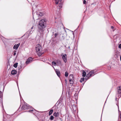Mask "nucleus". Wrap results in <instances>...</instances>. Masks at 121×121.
<instances>
[{
  "label": "nucleus",
  "instance_id": "f257e3e1",
  "mask_svg": "<svg viewBox=\"0 0 121 121\" xmlns=\"http://www.w3.org/2000/svg\"><path fill=\"white\" fill-rule=\"evenodd\" d=\"M47 22L46 19H44L41 20L38 25V27L39 29L42 30L45 28Z\"/></svg>",
  "mask_w": 121,
  "mask_h": 121
},
{
  "label": "nucleus",
  "instance_id": "f3484780",
  "mask_svg": "<svg viewBox=\"0 0 121 121\" xmlns=\"http://www.w3.org/2000/svg\"><path fill=\"white\" fill-rule=\"evenodd\" d=\"M53 110L52 109L49 112V115H50L52 113V112H53Z\"/></svg>",
  "mask_w": 121,
  "mask_h": 121
},
{
  "label": "nucleus",
  "instance_id": "6e6552de",
  "mask_svg": "<svg viewBox=\"0 0 121 121\" xmlns=\"http://www.w3.org/2000/svg\"><path fill=\"white\" fill-rule=\"evenodd\" d=\"M20 44V43H18L17 45H16V44L13 47V48L14 49L16 50L19 47V46Z\"/></svg>",
  "mask_w": 121,
  "mask_h": 121
},
{
  "label": "nucleus",
  "instance_id": "1a4fd4ad",
  "mask_svg": "<svg viewBox=\"0 0 121 121\" xmlns=\"http://www.w3.org/2000/svg\"><path fill=\"white\" fill-rule=\"evenodd\" d=\"M69 79H71L72 80H74V78L72 74H70L69 76Z\"/></svg>",
  "mask_w": 121,
  "mask_h": 121
},
{
  "label": "nucleus",
  "instance_id": "f03ea898",
  "mask_svg": "<svg viewBox=\"0 0 121 121\" xmlns=\"http://www.w3.org/2000/svg\"><path fill=\"white\" fill-rule=\"evenodd\" d=\"M36 50L38 55L39 56H40L43 53L42 51V47L41 45L38 44L36 47Z\"/></svg>",
  "mask_w": 121,
  "mask_h": 121
},
{
  "label": "nucleus",
  "instance_id": "bb28decb",
  "mask_svg": "<svg viewBox=\"0 0 121 121\" xmlns=\"http://www.w3.org/2000/svg\"><path fill=\"white\" fill-rule=\"evenodd\" d=\"M60 9L58 7L57 8V9L56 11L57 12H59L60 11Z\"/></svg>",
  "mask_w": 121,
  "mask_h": 121
},
{
  "label": "nucleus",
  "instance_id": "f8f14e48",
  "mask_svg": "<svg viewBox=\"0 0 121 121\" xmlns=\"http://www.w3.org/2000/svg\"><path fill=\"white\" fill-rule=\"evenodd\" d=\"M56 72L57 76L58 77L60 76V71H59L58 70H56Z\"/></svg>",
  "mask_w": 121,
  "mask_h": 121
},
{
  "label": "nucleus",
  "instance_id": "c756f323",
  "mask_svg": "<svg viewBox=\"0 0 121 121\" xmlns=\"http://www.w3.org/2000/svg\"><path fill=\"white\" fill-rule=\"evenodd\" d=\"M86 1L85 0H84L83 1V3L84 4H85L86 3Z\"/></svg>",
  "mask_w": 121,
  "mask_h": 121
},
{
  "label": "nucleus",
  "instance_id": "393cba45",
  "mask_svg": "<svg viewBox=\"0 0 121 121\" xmlns=\"http://www.w3.org/2000/svg\"><path fill=\"white\" fill-rule=\"evenodd\" d=\"M68 75V74L67 72H66L65 73V76L66 77H67Z\"/></svg>",
  "mask_w": 121,
  "mask_h": 121
},
{
  "label": "nucleus",
  "instance_id": "cd10ccee",
  "mask_svg": "<svg viewBox=\"0 0 121 121\" xmlns=\"http://www.w3.org/2000/svg\"><path fill=\"white\" fill-rule=\"evenodd\" d=\"M58 35V34L57 33H55L54 35L55 37H56Z\"/></svg>",
  "mask_w": 121,
  "mask_h": 121
},
{
  "label": "nucleus",
  "instance_id": "2eb2a0df",
  "mask_svg": "<svg viewBox=\"0 0 121 121\" xmlns=\"http://www.w3.org/2000/svg\"><path fill=\"white\" fill-rule=\"evenodd\" d=\"M56 1V4H58L60 2H61L62 0H55Z\"/></svg>",
  "mask_w": 121,
  "mask_h": 121
},
{
  "label": "nucleus",
  "instance_id": "a878e982",
  "mask_svg": "<svg viewBox=\"0 0 121 121\" xmlns=\"http://www.w3.org/2000/svg\"><path fill=\"white\" fill-rule=\"evenodd\" d=\"M51 120H52L54 119V117L52 116H51L50 118Z\"/></svg>",
  "mask_w": 121,
  "mask_h": 121
},
{
  "label": "nucleus",
  "instance_id": "9d476101",
  "mask_svg": "<svg viewBox=\"0 0 121 121\" xmlns=\"http://www.w3.org/2000/svg\"><path fill=\"white\" fill-rule=\"evenodd\" d=\"M17 72L15 70H13L11 72V74L12 75L15 74L17 73Z\"/></svg>",
  "mask_w": 121,
  "mask_h": 121
},
{
  "label": "nucleus",
  "instance_id": "4468645a",
  "mask_svg": "<svg viewBox=\"0 0 121 121\" xmlns=\"http://www.w3.org/2000/svg\"><path fill=\"white\" fill-rule=\"evenodd\" d=\"M59 6L58 7L60 9L62 7L63 4L62 3H61V2H60V3H59Z\"/></svg>",
  "mask_w": 121,
  "mask_h": 121
},
{
  "label": "nucleus",
  "instance_id": "a211bd4d",
  "mask_svg": "<svg viewBox=\"0 0 121 121\" xmlns=\"http://www.w3.org/2000/svg\"><path fill=\"white\" fill-rule=\"evenodd\" d=\"M69 82L71 84H73L74 82V80H71V79H69Z\"/></svg>",
  "mask_w": 121,
  "mask_h": 121
},
{
  "label": "nucleus",
  "instance_id": "7ed1b4c3",
  "mask_svg": "<svg viewBox=\"0 0 121 121\" xmlns=\"http://www.w3.org/2000/svg\"><path fill=\"white\" fill-rule=\"evenodd\" d=\"M96 70H94L90 71L88 74H87L86 79H87L89 78V77L93 76L95 74V73H96Z\"/></svg>",
  "mask_w": 121,
  "mask_h": 121
},
{
  "label": "nucleus",
  "instance_id": "72a5a7b5",
  "mask_svg": "<svg viewBox=\"0 0 121 121\" xmlns=\"http://www.w3.org/2000/svg\"><path fill=\"white\" fill-rule=\"evenodd\" d=\"M16 53L15 52L14 53V54H13V55L14 56H15L16 55Z\"/></svg>",
  "mask_w": 121,
  "mask_h": 121
},
{
  "label": "nucleus",
  "instance_id": "dca6fc26",
  "mask_svg": "<svg viewBox=\"0 0 121 121\" xmlns=\"http://www.w3.org/2000/svg\"><path fill=\"white\" fill-rule=\"evenodd\" d=\"M56 63L58 65L61 64V62L59 60H56Z\"/></svg>",
  "mask_w": 121,
  "mask_h": 121
},
{
  "label": "nucleus",
  "instance_id": "473e14b6",
  "mask_svg": "<svg viewBox=\"0 0 121 121\" xmlns=\"http://www.w3.org/2000/svg\"><path fill=\"white\" fill-rule=\"evenodd\" d=\"M65 83L66 84L67 82V80L66 79H65Z\"/></svg>",
  "mask_w": 121,
  "mask_h": 121
},
{
  "label": "nucleus",
  "instance_id": "5701e85b",
  "mask_svg": "<svg viewBox=\"0 0 121 121\" xmlns=\"http://www.w3.org/2000/svg\"><path fill=\"white\" fill-rule=\"evenodd\" d=\"M52 64L54 66H56V63L54 61H53L52 63Z\"/></svg>",
  "mask_w": 121,
  "mask_h": 121
},
{
  "label": "nucleus",
  "instance_id": "423d86ee",
  "mask_svg": "<svg viewBox=\"0 0 121 121\" xmlns=\"http://www.w3.org/2000/svg\"><path fill=\"white\" fill-rule=\"evenodd\" d=\"M33 59L31 57L29 58L26 60V64H28L31 63Z\"/></svg>",
  "mask_w": 121,
  "mask_h": 121
},
{
  "label": "nucleus",
  "instance_id": "6ab92c4d",
  "mask_svg": "<svg viewBox=\"0 0 121 121\" xmlns=\"http://www.w3.org/2000/svg\"><path fill=\"white\" fill-rule=\"evenodd\" d=\"M33 31L31 30H29L28 32L29 33V35H30L33 32Z\"/></svg>",
  "mask_w": 121,
  "mask_h": 121
},
{
  "label": "nucleus",
  "instance_id": "2f4dec72",
  "mask_svg": "<svg viewBox=\"0 0 121 121\" xmlns=\"http://www.w3.org/2000/svg\"><path fill=\"white\" fill-rule=\"evenodd\" d=\"M33 111V109L29 110V112H30Z\"/></svg>",
  "mask_w": 121,
  "mask_h": 121
},
{
  "label": "nucleus",
  "instance_id": "412c9836",
  "mask_svg": "<svg viewBox=\"0 0 121 121\" xmlns=\"http://www.w3.org/2000/svg\"><path fill=\"white\" fill-rule=\"evenodd\" d=\"M73 108L74 110H75L77 109V108L75 105H73Z\"/></svg>",
  "mask_w": 121,
  "mask_h": 121
},
{
  "label": "nucleus",
  "instance_id": "c85d7f7f",
  "mask_svg": "<svg viewBox=\"0 0 121 121\" xmlns=\"http://www.w3.org/2000/svg\"><path fill=\"white\" fill-rule=\"evenodd\" d=\"M118 47L120 48H121V44H120L119 45Z\"/></svg>",
  "mask_w": 121,
  "mask_h": 121
},
{
  "label": "nucleus",
  "instance_id": "4be33fe9",
  "mask_svg": "<svg viewBox=\"0 0 121 121\" xmlns=\"http://www.w3.org/2000/svg\"><path fill=\"white\" fill-rule=\"evenodd\" d=\"M84 78H81L80 80V82H82L83 81H84Z\"/></svg>",
  "mask_w": 121,
  "mask_h": 121
},
{
  "label": "nucleus",
  "instance_id": "b1692460",
  "mask_svg": "<svg viewBox=\"0 0 121 121\" xmlns=\"http://www.w3.org/2000/svg\"><path fill=\"white\" fill-rule=\"evenodd\" d=\"M17 64H18V63H16L15 64L13 65V66L15 68H17Z\"/></svg>",
  "mask_w": 121,
  "mask_h": 121
},
{
  "label": "nucleus",
  "instance_id": "c9c22d12",
  "mask_svg": "<svg viewBox=\"0 0 121 121\" xmlns=\"http://www.w3.org/2000/svg\"><path fill=\"white\" fill-rule=\"evenodd\" d=\"M114 28V27L112 26H111V28H112V29H113Z\"/></svg>",
  "mask_w": 121,
  "mask_h": 121
},
{
  "label": "nucleus",
  "instance_id": "0eeeda50",
  "mask_svg": "<svg viewBox=\"0 0 121 121\" xmlns=\"http://www.w3.org/2000/svg\"><path fill=\"white\" fill-rule=\"evenodd\" d=\"M117 89L118 94H121V86H118Z\"/></svg>",
  "mask_w": 121,
  "mask_h": 121
},
{
  "label": "nucleus",
  "instance_id": "7c9ffc66",
  "mask_svg": "<svg viewBox=\"0 0 121 121\" xmlns=\"http://www.w3.org/2000/svg\"><path fill=\"white\" fill-rule=\"evenodd\" d=\"M35 11L34 9H33V7L32 9V12H33V13Z\"/></svg>",
  "mask_w": 121,
  "mask_h": 121
},
{
  "label": "nucleus",
  "instance_id": "aec40b11",
  "mask_svg": "<svg viewBox=\"0 0 121 121\" xmlns=\"http://www.w3.org/2000/svg\"><path fill=\"white\" fill-rule=\"evenodd\" d=\"M3 97V93L2 92L0 91V97L1 98H2Z\"/></svg>",
  "mask_w": 121,
  "mask_h": 121
},
{
  "label": "nucleus",
  "instance_id": "20e7f679",
  "mask_svg": "<svg viewBox=\"0 0 121 121\" xmlns=\"http://www.w3.org/2000/svg\"><path fill=\"white\" fill-rule=\"evenodd\" d=\"M30 108V106H29V105L26 104H24L22 106L21 109H22L25 110L28 109Z\"/></svg>",
  "mask_w": 121,
  "mask_h": 121
},
{
  "label": "nucleus",
  "instance_id": "ddd939ff",
  "mask_svg": "<svg viewBox=\"0 0 121 121\" xmlns=\"http://www.w3.org/2000/svg\"><path fill=\"white\" fill-rule=\"evenodd\" d=\"M86 73L85 72L84 70L82 71V76L83 77H85L86 76Z\"/></svg>",
  "mask_w": 121,
  "mask_h": 121
},
{
  "label": "nucleus",
  "instance_id": "f704fd0d",
  "mask_svg": "<svg viewBox=\"0 0 121 121\" xmlns=\"http://www.w3.org/2000/svg\"><path fill=\"white\" fill-rule=\"evenodd\" d=\"M34 27H33V26H32V27L31 28V30H32V29H34Z\"/></svg>",
  "mask_w": 121,
  "mask_h": 121
},
{
  "label": "nucleus",
  "instance_id": "9b49d317",
  "mask_svg": "<svg viewBox=\"0 0 121 121\" xmlns=\"http://www.w3.org/2000/svg\"><path fill=\"white\" fill-rule=\"evenodd\" d=\"M59 115V113L58 112L56 113V112H54L53 114V115L55 117H58Z\"/></svg>",
  "mask_w": 121,
  "mask_h": 121
},
{
  "label": "nucleus",
  "instance_id": "39448f33",
  "mask_svg": "<svg viewBox=\"0 0 121 121\" xmlns=\"http://www.w3.org/2000/svg\"><path fill=\"white\" fill-rule=\"evenodd\" d=\"M63 54H62L61 56H62V59L63 60H64V61L65 63H66L67 61V55L66 54H65L63 55Z\"/></svg>",
  "mask_w": 121,
  "mask_h": 121
}]
</instances>
